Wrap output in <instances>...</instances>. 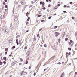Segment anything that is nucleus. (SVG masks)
Here are the masks:
<instances>
[{
  "label": "nucleus",
  "mask_w": 77,
  "mask_h": 77,
  "mask_svg": "<svg viewBox=\"0 0 77 77\" xmlns=\"http://www.w3.org/2000/svg\"><path fill=\"white\" fill-rule=\"evenodd\" d=\"M2 30L4 32H5L6 34H8V32H9V30H8V29H5V28L4 27H3Z\"/></svg>",
  "instance_id": "obj_1"
},
{
  "label": "nucleus",
  "mask_w": 77,
  "mask_h": 77,
  "mask_svg": "<svg viewBox=\"0 0 77 77\" xmlns=\"http://www.w3.org/2000/svg\"><path fill=\"white\" fill-rule=\"evenodd\" d=\"M21 3L22 5L23 6L26 4V2H25L23 1H22L21 2Z\"/></svg>",
  "instance_id": "obj_2"
},
{
  "label": "nucleus",
  "mask_w": 77,
  "mask_h": 77,
  "mask_svg": "<svg viewBox=\"0 0 77 77\" xmlns=\"http://www.w3.org/2000/svg\"><path fill=\"white\" fill-rule=\"evenodd\" d=\"M17 62V61H14L12 62V64L13 65H15Z\"/></svg>",
  "instance_id": "obj_3"
},
{
  "label": "nucleus",
  "mask_w": 77,
  "mask_h": 77,
  "mask_svg": "<svg viewBox=\"0 0 77 77\" xmlns=\"http://www.w3.org/2000/svg\"><path fill=\"white\" fill-rule=\"evenodd\" d=\"M24 72L23 71L22 72H21L20 74V75H24Z\"/></svg>",
  "instance_id": "obj_4"
},
{
  "label": "nucleus",
  "mask_w": 77,
  "mask_h": 77,
  "mask_svg": "<svg viewBox=\"0 0 77 77\" xmlns=\"http://www.w3.org/2000/svg\"><path fill=\"white\" fill-rule=\"evenodd\" d=\"M17 45H18L19 44V43H18V40L17 39L16 40V42Z\"/></svg>",
  "instance_id": "obj_5"
},
{
  "label": "nucleus",
  "mask_w": 77,
  "mask_h": 77,
  "mask_svg": "<svg viewBox=\"0 0 77 77\" xmlns=\"http://www.w3.org/2000/svg\"><path fill=\"white\" fill-rule=\"evenodd\" d=\"M10 29L11 30H13L14 29V27L12 26L11 25L10 27Z\"/></svg>",
  "instance_id": "obj_6"
},
{
  "label": "nucleus",
  "mask_w": 77,
  "mask_h": 77,
  "mask_svg": "<svg viewBox=\"0 0 77 77\" xmlns=\"http://www.w3.org/2000/svg\"><path fill=\"white\" fill-rule=\"evenodd\" d=\"M52 48L54 50H56V48L55 47V46H53Z\"/></svg>",
  "instance_id": "obj_7"
},
{
  "label": "nucleus",
  "mask_w": 77,
  "mask_h": 77,
  "mask_svg": "<svg viewBox=\"0 0 77 77\" xmlns=\"http://www.w3.org/2000/svg\"><path fill=\"white\" fill-rule=\"evenodd\" d=\"M12 41H13V39L10 40L9 41H8V42H9V43H12Z\"/></svg>",
  "instance_id": "obj_8"
},
{
  "label": "nucleus",
  "mask_w": 77,
  "mask_h": 77,
  "mask_svg": "<svg viewBox=\"0 0 77 77\" xmlns=\"http://www.w3.org/2000/svg\"><path fill=\"white\" fill-rule=\"evenodd\" d=\"M3 17H5V14H2V15H1V16L0 17V18H2V17H3Z\"/></svg>",
  "instance_id": "obj_9"
},
{
  "label": "nucleus",
  "mask_w": 77,
  "mask_h": 77,
  "mask_svg": "<svg viewBox=\"0 0 77 77\" xmlns=\"http://www.w3.org/2000/svg\"><path fill=\"white\" fill-rule=\"evenodd\" d=\"M64 76V73H63L60 76V77H63Z\"/></svg>",
  "instance_id": "obj_10"
},
{
  "label": "nucleus",
  "mask_w": 77,
  "mask_h": 77,
  "mask_svg": "<svg viewBox=\"0 0 77 77\" xmlns=\"http://www.w3.org/2000/svg\"><path fill=\"white\" fill-rule=\"evenodd\" d=\"M3 59H4V60H5V61H6V57H4Z\"/></svg>",
  "instance_id": "obj_11"
},
{
  "label": "nucleus",
  "mask_w": 77,
  "mask_h": 77,
  "mask_svg": "<svg viewBox=\"0 0 77 77\" xmlns=\"http://www.w3.org/2000/svg\"><path fill=\"white\" fill-rule=\"evenodd\" d=\"M58 8V7L57 6H55L54 7L55 9H57Z\"/></svg>",
  "instance_id": "obj_12"
},
{
  "label": "nucleus",
  "mask_w": 77,
  "mask_h": 77,
  "mask_svg": "<svg viewBox=\"0 0 77 77\" xmlns=\"http://www.w3.org/2000/svg\"><path fill=\"white\" fill-rule=\"evenodd\" d=\"M29 20H30V17H28V19H27V21H29Z\"/></svg>",
  "instance_id": "obj_13"
},
{
  "label": "nucleus",
  "mask_w": 77,
  "mask_h": 77,
  "mask_svg": "<svg viewBox=\"0 0 77 77\" xmlns=\"http://www.w3.org/2000/svg\"><path fill=\"white\" fill-rule=\"evenodd\" d=\"M68 49L69 50H71V48H68Z\"/></svg>",
  "instance_id": "obj_14"
},
{
  "label": "nucleus",
  "mask_w": 77,
  "mask_h": 77,
  "mask_svg": "<svg viewBox=\"0 0 77 77\" xmlns=\"http://www.w3.org/2000/svg\"><path fill=\"white\" fill-rule=\"evenodd\" d=\"M44 47H47V45H46L45 44L44 45Z\"/></svg>",
  "instance_id": "obj_15"
},
{
  "label": "nucleus",
  "mask_w": 77,
  "mask_h": 77,
  "mask_svg": "<svg viewBox=\"0 0 77 77\" xmlns=\"http://www.w3.org/2000/svg\"><path fill=\"white\" fill-rule=\"evenodd\" d=\"M15 48V47L14 46H13L12 47V48H13V49H14Z\"/></svg>",
  "instance_id": "obj_16"
},
{
  "label": "nucleus",
  "mask_w": 77,
  "mask_h": 77,
  "mask_svg": "<svg viewBox=\"0 0 77 77\" xmlns=\"http://www.w3.org/2000/svg\"><path fill=\"white\" fill-rule=\"evenodd\" d=\"M58 42H60V39H58Z\"/></svg>",
  "instance_id": "obj_17"
},
{
  "label": "nucleus",
  "mask_w": 77,
  "mask_h": 77,
  "mask_svg": "<svg viewBox=\"0 0 77 77\" xmlns=\"http://www.w3.org/2000/svg\"><path fill=\"white\" fill-rule=\"evenodd\" d=\"M20 60L21 62H23V59H22V58H20Z\"/></svg>",
  "instance_id": "obj_18"
},
{
  "label": "nucleus",
  "mask_w": 77,
  "mask_h": 77,
  "mask_svg": "<svg viewBox=\"0 0 77 77\" xmlns=\"http://www.w3.org/2000/svg\"><path fill=\"white\" fill-rule=\"evenodd\" d=\"M68 40V38H66L65 39V41H67Z\"/></svg>",
  "instance_id": "obj_19"
},
{
  "label": "nucleus",
  "mask_w": 77,
  "mask_h": 77,
  "mask_svg": "<svg viewBox=\"0 0 77 77\" xmlns=\"http://www.w3.org/2000/svg\"><path fill=\"white\" fill-rule=\"evenodd\" d=\"M3 63L2 62H1L0 63V65H2Z\"/></svg>",
  "instance_id": "obj_20"
},
{
  "label": "nucleus",
  "mask_w": 77,
  "mask_h": 77,
  "mask_svg": "<svg viewBox=\"0 0 77 77\" xmlns=\"http://www.w3.org/2000/svg\"><path fill=\"white\" fill-rule=\"evenodd\" d=\"M39 34H37V37L39 38Z\"/></svg>",
  "instance_id": "obj_21"
},
{
  "label": "nucleus",
  "mask_w": 77,
  "mask_h": 77,
  "mask_svg": "<svg viewBox=\"0 0 77 77\" xmlns=\"http://www.w3.org/2000/svg\"><path fill=\"white\" fill-rule=\"evenodd\" d=\"M70 42L71 43H72V42H73V41L72 40H70Z\"/></svg>",
  "instance_id": "obj_22"
},
{
  "label": "nucleus",
  "mask_w": 77,
  "mask_h": 77,
  "mask_svg": "<svg viewBox=\"0 0 77 77\" xmlns=\"http://www.w3.org/2000/svg\"><path fill=\"white\" fill-rule=\"evenodd\" d=\"M41 17V15H38V17Z\"/></svg>",
  "instance_id": "obj_23"
},
{
  "label": "nucleus",
  "mask_w": 77,
  "mask_h": 77,
  "mask_svg": "<svg viewBox=\"0 0 77 77\" xmlns=\"http://www.w3.org/2000/svg\"><path fill=\"white\" fill-rule=\"evenodd\" d=\"M27 47L25 46V47L24 48V49H27Z\"/></svg>",
  "instance_id": "obj_24"
},
{
  "label": "nucleus",
  "mask_w": 77,
  "mask_h": 77,
  "mask_svg": "<svg viewBox=\"0 0 77 77\" xmlns=\"http://www.w3.org/2000/svg\"><path fill=\"white\" fill-rule=\"evenodd\" d=\"M3 63H4V64H6V61H4L3 62Z\"/></svg>",
  "instance_id": "obj_25"
},
{
  "label": "nucleus",
  "mask_w": 77,
  "mask_h": 77,
  "mask_svg": "<svg viewBox=\"0 0 77 77\" xmlns=\"http://www.w3.org/2000/svg\"><path fill=\"white\" fill-rule=\"evenodd\" d=\"M28 63V61H26L25 64H27Z\"/></svg>",
  "instance_id": "obj_26"
},
{
  "label": "nucleus",
  "mask_w": 77,
  "mask_h": 77,
  "mask_svg": "<svg viewBox=\"0 0 77 77\" xmlns=\"http://www.w3.org/2000/svg\"><path fill=\"white\" fill-rule=\"evenodd\" d=\"M34 76H35L36 75V73L35 72L33 74Z\"/></svg>",
  "instance_id": "obj_27"
},
{
  "label": "nucleus",
  "mask_w": 77,
  "mask_h": 77,
  "mask_svg": "<svg viewBox=\"0 0 77 77\" xmlns=\"http://www.w3.org/2000/svg\"><path fill=\"white\" fill-rule=\"evenodd\" d=\"M29 14V12H27V13H26V15L27 16H28V15H28Z\"/></svg>",
  "instance_id": "obj_28"
},
{
  "label": "nucleus",
  "mask_w": 77,
  "mask_h": 77,
  "mask_svg": "<svg viewBox=\"0 0 77 77\" xmlns=\"http://www.w3.org/2000/svg\"><path fill=\"white\" fill-rule=\"evenodd\" d=\"M51 18V16H49V17H48V19H50Z\"/></svg>",
  "instance_id": "obj_29"
},
{
  "label": "nucleus",
  "mask_w": 77,
  "mask_h": 77,
  "mask_svg": "<svg viewBox=\"0 0 77 77\" xmlns=\"http://www.w3.org/2000/svg\"><path fill=\"white\" fill-rule=\"evenodd\" d=\"M8 48H6L5 49V50L6 51H7V50H8Z\"/></svg>",
  "instance_id": "obj_30"
},
{
  "label": "nucleus",
  "mask_w": 77,
  "mask_h": 77,
  "mask_svg": "<svg viewBox=\"0 0 77 77\" xmlns=\"http://www.w3.org/2000/svg\"><path fill=\"white\" fill-rule=\"evenodd\" d=\"M72 19H74L75 17H72Z\"/></svg>",
  "instance_id": "obj_31"
},
{
  "label": "nucleus",
  "mask_w": 77,
  "mask_h": 77,
  "mask_svg": "<svg viewBox=\"0 0 77 77\" xmlns=\"http://www.w3.org/2000/svg\"><path fill=\"white\" fill-rule=\"evenodd\" d=\"M42 30V28H41V29H40L39 30V31H41V30Z\"/></svg>",
  "instance_id": "obj_32"
},
{
  "label": "nucleus",
  "mask_w": 77,
  "mask_h": 77,
  "mask_svg": "<svg viewBox=\"0 0 77 77\" xmlns=\"http://www.w3.org/2000/svg\"><path fill=\"white\" fill-rule=\"evenodd\" d=\"M7 52H5V54L6 55V54H7Z\"/></svg>",
  "instance_id": "obj_33"
},
{
  "label": "nucleus",
  "mask_w": 77,
  "mask_h": 77,
  "mask_svg": "<svg viewBox=\"0 0 77 77\" xmlns=\"http://www.w3.org/2000/svg\"><path fill=\"white\" fill-rule=\"evenodd\" d=\"M44 10H45V7H44L42 8Z\"/></svg>",
  "instance_id": "obj_34"
},
{
  "label": "nucleus",
  "mask_w": 77,
  "mask_h": 77,
  "mask_svg": "<svg viewBox=\"0 0 77 77\" xmlns=\"http://www.w3.org/2000/svg\"><path fill=\"white\" fill-rule=\"evenodd\" d=\"M55 36L56 37H57V36H58V35L57 34H56L55 35Z\"/></svg>",
  "instance_id": "obj_35"
},
{
  "label": "nucleus",
  "mask_w": 77,
  "mask_h": 77,
  "mask_svg": "<svg viewBox=\"0 0 77 77\" xmlns=\"http://www.w3.org/2000/svg\"><path fill=\"white\" fill-rule=\"evenodd\" d=\"M42 2H40V5H42Z\"/></svg>",
  "instance_id": "obj_36"
},
{
  "label": "nucleus",
  "mask_w": 77,
  "mask_h": 77,
  "mask_svg": "<svg viewBox=\"0 0 77 77\" xmlns=\"http://www.w3.org/2000/svg\"><path fill=\"white\" fill-rule=\"evenodd\" d=\"M57 64H61V63H60V62H59V63H57Z\"/></svg>",
  "instance_id": "obj_37"
},
{
  "label": "nucleus",
  "mask_w": 77,
  "mask_h": 77,
  "mask_svg": "<svg viewBox=\"0 0 77 77\" xmlns=\"http://www.w3.org/2000/svg\"><path fill=\"white\" fill-rule=\"evenodd\" d=\"M5 8H8V5H5Z\"/></svg>",
  "instance_id": "obj_38"
},
{
  "label": "nucleus",
  "mask_w": 77,
  "mask_h": 77,
  "mask_svg": "<svg viewBox=\"0 0 77 77\" xmlns=\"http://www.w3.org/2000/svg\"><path fill=\"white\" fill-rule=\"evenodd\" d=\"M31 68V66H29V69H30Z\"/></svg>",
  "instance_id": "obj_39"
},
{
  "label": "nucleus",
  "mask_w": 77,
  "mask_h": 77,
  "mask_svg": "<svg viewBox=\"0 0 77 77\" xmlns=\"http://www.w3.org/2000/svg\"><path fill=\"white\" fill-rule=\"evenodd\" d=\"M60 4H58L57 5V6L59 7V6H60Z\"/></svg>",
  "instance_id": "obj_40"
},
{
  "label": "nucleus",
  "mask_w": 77,
  "mask_h": 77,
  "mask_svg": "<svg viewBox=\"0 0 77 77\" xmlns=\"http://www.w3.org/2000/svg\"><path fill=\"white\" fill-rule=\"evenodd\" d=\"M44 20H41V22H44Z\"/></svg>",
  "instance_id": "obj_41"
},
{
  "label": "nucleus",
  "mask_w": 77,
  "mask_h": 77,
  "mask_svg": "<svg viewBox=\"0 0 77 77\" xmlns=\"http://www.w3.org/2000/svg\"><path fill=\"white\" fill-rule=\"evenodd\" d=\"M70 54H71V52H69L68 54L69 56Z\"/></svg>",
  "instance_id": "obj_42"
},
{
  "label": "nucleus",
  "mask_w": 77,
  "mask_h": 77,
  "mask_svg": "<svg viewBox=\"0 0 77 77\" xmlns=\"http://www.w3.org/2000/svg\"><path fill=\"white\" fill-rule=\"evenodd\" d=\"M50 6H51V5H48V7H49V8H50Z\"/></svg>",
  "instance_id": "obj_43"
},
{
  "label": "nucleus",
  "mask_w": 77,
  "mask_h": 77,
  "mask_svg": "<svg viewBox=\"0 0 77 77\" xmlns=\"http://www.w3.org/2000/svg\"><path fill=\"white\" fill-rule=\"evenodd\" d=\"M67 23H69L70 21L69 20H67V21H66Z\"/></svg>",
  "instance_id": "obj_44"
},
{
  "label": "nucleus",
  "mask_w": 77,
  "mask_h": 77,
  "mask_svg": "<svg viewBox=\"0 0 77 77\" xmlns=\"http://www.w3.org/2000/svg\"><path fill=\"white\" fill-rule=\"evenodd\" d=\"M64 8H66V5H64Z\"/></svg>",
  "instance_id": "obj_45"
},
{
  "label": "nucleus",
  "mask_w": 77,
  "mask_h": 77,
  "mask_svg": "<svg viewBox=\"0 0 77 77\" xmlns=\"http://www.w3.org/2000/svg\"><path fill=\"white\" fill-rule=\"evenodd\" d=\"M31 3L32 4H33V2L32 1H31Z\"/></svg>",
  "instance_id": "obj_46"
},
{
  "label": "nucleus",
  "mask_w": 77,
  "mask_h": 77,
  "mask_svg": "<svg viewBox=\"0 0 77 77\" xmlns=\"http://www.w3.org/2000/svg\"><path fill=\"white\" fill-rule=\"evenodd\" d=\"M20 50H23V48H21Z\"/></svg>",
  "instance_id": "obj_47"
},
{
  "label": "nucleus",
  "mask_w": 77,
  "mask_h": 77,
  "mask_svg": "<svg viewBox=\"0 0 77 77\" xmlns=\"http://www.w3.org/2000/svg\"><path fill=\"white\" fill-rule=\"evenodd\" d=\"M54 28H55V29H56V28H57V26H54Z\"/></svg>",
  "instance_id": "obj_48"
},
{
  "label": "nucleus",
  "mask_w": 77,
  "mask_h": 77,
  "mask_svg": "<svg viewBox=\"0 0 77 77\" xmlns=\"http://www.w3.org/2000/svg\"><path fill=\"white\" fill-rule=\"evenodd\" d=\"M77 72H75V75H77Z\"/></svg>",
  "instance_id": "obj_49"
},
{
  "label": "nucleus",
  "mask_w": 77,
  "mask_h": 77,
  "mask_svg": "<svg viewBox=\"0 0 77 77\" xmlns=\"http://www.w3.org/2000/svg\"><path fill=\"white\" fill-rule=\"evenodd\" d=\"M26 25H27L28 24H29V22H26Z\"/></svg>",
  "instance_id": "obj_50"
},
{
  "label": "nucleus",
  "mask_w": 77,
  "mask_h": 77,
  "mask_svg": "<svg viewBox=\"0 0 77 77\" xmlns=\"http://www.w3.org/2000/svg\"><path fill=\"white\" fill-rule=\"evenodd\" d=\"M72 2H70V4H72Z\"/></svg>",
  "instance_id": "obj_51"
},
{
  "label": "nucleus",
  "mask_w": 77,
  "mask_h": 77,
  "mask_svg": "<svg viewBox=\"0 0 77 77\" xmlns=\"http://www.w3.org/2000/svg\"><path fill=\"white\" fill-rule=\"evenodd\" d=\"M5 2H7L8 1L7 0H5Z\"/></svg>",
  "instance_id": "obj_52"
},
{
  "label": "nucleus",
  "mask_w": 77,
  "mask_h": 77,
  "mask_svg": "<svg viewBox=\"0 0 77 77\" xmlns=\"http://www.w3.org/2000/svg\"><path fill=\"white\" fill-rule=\"evenodd\" d=\"M44 5V2H43V3H42V5Z\"/></svg>",
  "instance_id": "obj_53"
},
{
  "label": "nucleus",
  "mask_w": 77,
  "mask_h": 77,
  "mask_svg": "<svg viewBox=\"0 0 77 77\" xmlns=\"http://www.w3.org/2000/svg\"><path fill=\"white\" fill-rule=\"evenodd\" d=\"M66 11H63V12L64 13H66Z\"/></svg>",
  "instance_id": "obj_54"
},
{
  "label": "nucleus",
  "mask_w": 77,
  "mask_h": 77,
  "mask_svg": "<svg viewBox=\"0 0 77 77\" xmlns=\"http://www.w3.org/2000/svg\"><path fill=\"white\" fill-rule=\"evenodd\" d=\"M69 45H71V42H69Z\"/></svg>",
  "instance_id": "obj_55"
},
{
  "label": "nucleus",
  "mask_w": 77,
  "mask_h": 77,
  "mask_svg": "<svg viewBox=\"0 0 77 77\" xmlns=\"http://www.w3.org/2000/svg\"><path fill=\"white\" fill-rule=\"evenodd\" d=\"M21 65V63H19V65Z\"/></svg>",
  "instance_id": "obj_56"
},
{
  "label": "nucleus",
  "mask_w": 77,
  "mask_h": 77,
  "mask_svg": "<svg viewBox=\"0 0 77 77\" xmlns=\"http://www.w3.org/2000/svg\"><path fill=\"white\" fill-rule=\"evenodd\" d=\"M57 33H58V32H55V34L56 35H57Z\"/></svg>",
  "instance_id": "obj_57"
},
{
  "label": "nucleus",
  "mask_w": 77,
  "mask_h": 77,
  "mask_svg": "<svg viewBox=\"0 0 77 77\" xmlns=\"http://www.w3.org/2000/svg\"><path fill=\"white\" fill-rule=\"evenodd\" d=\"M68 54V53H66V55H67V54Z\"/></svg>",
  "instance_id": "obj_58"
},
{
  "label": "nucleus",
  "mask_w": 77,
  "mask_h": 77,
  "mask_svg": "<svg viewBox=\"0 0 77 77\" xmlns=\"http://www.w3.org/2000/svg\"><path fill=\"white\" fill-rule=\"evenodd\" d=\"M46 70V69H44V71H45V70Z\"/></svg>",
  "instance_id": "obj_59"
},
{
  "label": "nucleus",
  "mask_w": 77,
  "mask_h": 77,
  "mask_svg": "<svg viewBox=\"0 0 77 77\" xmlns=\"http://www.w3.org/2000/svg\"><path fill=\"white\" fill-rule=\"evenodd\" d=\"M19 36V35H17V36H16V38H18V36Z\"/></svg>",
  "instance_id": "obj_60"
},
{
  "label": "nucleus",
  "mask_w": 77,
  "mask_h": 77,
  "mask_svg": "<svg viewBox=\"0 0 77 77\" xmlns=\"http://www.w3.org/2000/svg\"><path fill=\"white\" fill-rule=\"evenodd\" d=\"M62 64H63V63H64V62H62Z\"/></svg>",
  "instance_id": "obj_61"
},
{
  "label": "nucleus",
  "mask_w": 77,
  "mask_h": 77,
  "mask_svg": "<svg viewBox=\"0 0 77 77\" xmlns=\"http://www.w3.org/2000/svg\"><path fill=\"white\" fill-rule=\"evenodd\" d=\"M29 32V30H27V31H26V32Z\"/></svg>",
  "instance_id": "obj_62"
},
{
  "label": "nucleus",
  "mask_w": 77,
  "mask_h": 77,
  "mask_svg": "<svg viewBox=\"0 0 77 77\" xmlns=\"http://www.w3.org/2000/svg\"><path fill=\"white\" fill-rule=\"evenodd\" d=\"M46 1L47 2H48V0H46Z\"/></svg>",
  "instance_id": "obj_63"
},
{
  "label": "nucleus",
  "mask_w": 77,
  "mask_h": 77,
  "mask_svg": "<svg viewBox=\"0 0 77 77\" xmlns=\"http://www.w3.org/2000/svg\"><path fill=\"white\" fill-rule=\"evenodd\" d=\"M67 7V8H69L70 7L69 6H68Z\"/></svg>",
  "instance_id": "obj_64"
}]
</instances>
